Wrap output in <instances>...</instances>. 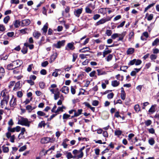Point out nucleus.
Wrapping results in <instances>:
<instances>
[{
    "instance_id": "864d4df0",
    "label": "nucleus",
    "mask_w": 159,
    "mask_h": 159,
    "mask_svg": "<svg viewBox=\"0 0 159 159\" xmlns=\"http://www.w3.org/2000/svg\"><path fill=\"white\" fill-rule=\"evenodd\" d=\"M66 157L68 158V159H69L70 158H73V156L72 155L71 153L70 152H68L67 153V154L66 155Z\"/></svg>"
},
{
    "instance_id": "603ef678",
    "label": "nucleus",
    "mask_w": 159,
    "mask_h": 159,
    "mask_svg": "<svg viewBox=\"0 0 159 159\" xmlns=\"http://www.w3.org/2000/svg\"><path fill=\"white\" fill-rule=\"evenodd\" d=\"M153 15L152 14H150L149 16L147 17V19L148 20L150 21L152 20L153 18Z\"/></svg>"
},
{
    "instance_id": "680f3d73",
    "label": "nucleus",
    "mask_w": 159,
    "mask_h": 159,
    "mask_svg": "<svg viewBox=\"0 0 159 159\" xmlns=\"http://www.w3.org/2000/svg\"><path fill=\"white\" fill-rule=\"evenodd\" d=\"M21 51L23 54H25L27 52V48L24 47L21 50Z\"/></svg>"
},
{
    "instance_id": "9b49d317",
    "label": "nucleus",
    "mask_w": 159,
    "mask_h": 159,
    "mask_svg": "<svg viewBox=\"0 0 159 159\" xmlns=\"http://www.w3.org/2000/svg\"><path fill=\"white\" fill-rule=\"evenodd\" d=\"M25 131V129L24 128H22L21 129L20 133L19 134L18 136V138L19 139H24L25 137L23 136L24 133Z\"/></svg>"
},
{
    "instance_id": "6e6d98bb",
    "label": "nucleus",
    "mask_w": 159,
    "mask_h": 159,
    "mask_svg": "<svg viewBox=\"0 0 159 159\" xmlns=\"http://www.w3.org/2000/svg\"><path fill=\"white\" fill-rule=\"evenodd\" d=\"M63 110H62V108L61 107H59L57 109L56 111V113H58L60 111H63Z\"/></svg>"
},
{
    "instance_id": "37998d69",
    "label": "nucleus",
    "mask_w": 159,
    "mask_h": 159,
    "mask_svg": "<svg viewBox=\"0 0 159 159\" xmlns=\"http://www.w3.org/2000/svg\"><path fill=\"white\" fill-rule=\"evenodd\" d=\"M73 59L72 61L73 62L75 61L76 59L77 58L78 55L76 53H73L72 55Z\"/></svg>"
},
{
    "instance_id": "c9c22d12",
    "label": "nucleus",
    "mask_w": 159,
    "mask_h": 159,
    "mask_svg": "<svg viewBox=\"0 0 159 159\" xmlns=\"http://www.w3.org/2000/svg\"><path fill=\"white\" fill-rule=\"evenodd\" d=\"M39 85L41 89H43L45 87V84L43 82H40L39 83Z\"/></svg>"
},
{
    "instance_id": "f704fd0d",
    "label": "nucleus",
    "mask_w": 159,
    "mask_h": 159,
    "mask_svg": "<svg viewBox=\"0 0 159 159\" xmlns=\"http://www.w3.org/2000/svg\"><path fill=\"white\" fill-rule=\"evenodd\" d=\"M7 130L8 131V132H14L16 131L14 127L13 128H11V126H9L8 127Z\"/></svg>"
},
{
    "instance_id": "20e7f679",
    "label": "nucleus",
    "mask_w": 159,
    "mask_h": 159,
    "mask_svg": "<svg viewBox=\"0 0 159 159\" xmlns=\"http://www.w3.org/2000/svg\"><path fill=\"white\" fill-rule=\"evenodd\" d=\"M111 19V18L110 17L105 19H102L96 23V25H98L100 24H104L106 22L110 20Z\"/></svg>"
},
{
    "instance_id": "412c9836",
    "label": "nucleus",
    "mask_w": 159,
    "mask_h": 159,
    "mask_svg": "<svg viewBox=\"0 0 159 159\" xmlns=\"http://www.w3.org/2000/svg\"><path fill=\"white\" fill-rule=\"evenodd\" d=\"M33 36L34 37L38 39L41 35L40 33L37 31H35L33 34Z\"/></svg>"
},
{
    "instance_id": "1a4fd4ad",
    "label": "nucleus",
    "mask_w": 159,
    "mask_h": 159,
    "mask_svg": "<svg viewBox=\"0 0 159 159\" xmlns=\"http://www.w3.org/2000/svg\"><path fill=\"white\" fill-rule=\"evenodd\" d=\"M12 64L14 65V67L19 68L22 64V62L20 60H17L13 61Z\"/></svg>"
},
{
    "instance_id": "b1692460",
    "label": "nucleus",
    "mask_w": 159,
    "mask_h": 159,
    "mask_svg": "<svg viewBox=\"0 0 159 159\" xmlns=\"http://www.w3.org/2000/svg\"><path fill=\"white\" fill-rule=\"evenodd\" d=\"M2 149L4 153H7L9 152V149L8 147L5 146L4 145L2 147Z\"/></svg>"
},
{
    "instance_id": "6e6552de",
    "label": "nucleus",
    "mask_w": 159,
    "mask_h": 159,
    "mask_svg": "<svg viewBox=\"0 0 159 159\" xmlns=\"http://www.w3.org/2000/svg\"><path fill=\"white\" fill-rule=\"evenodd\" d=\"M83 10L82 8L75 10L74 11V15L75 16L78 17H79L80 15L81 14Z\"/></svg>"
},
{
    "instance_id": "4c0bfd02",
    "label": "nucleus",
    "mask_w": 159,
    "mask_h": 159,
    "mask_svg": "<svg viewBox=\"0 0 159 159\" xmlns=\"http://www.w3.org/2000/svg\"><path fill=\"white\" fill-rule=\"evenodd\" d=\"M145 123L146 126H149L152 123V121L150 120H148L145 122Z\"/></svg>"
},
{
    "instance_id": "72a5a7b5",
    "label": "nucleus",
    "mask_w": 159,
    "mask_h": 159,
    "mask_svg": "<svg viewBox=\"0 0 159 159\" xmlns=\"http://www.w3.org/2000/svg\"><path fill=\"white\" fill-rule=\"evenodd\" d=\"M46 125L45 121H42L40 122L38 125V127L40 128H42V126L44 127Z\"/></svg>"
},
{
    "instance_id": "58836bf2",
    "label": "nucleus",
    "mask_w": 159,
    "mask_h": 159,
    "mask_svg": "<svg viewBox=\"0 0 159 159\" xmlns=\"http://www.w3.org/2000/svg\"><path fill=\"white\" fill-rule=\"evenodd\" d=\"M26 109L29 112H30L32 111V106L30 105H28L26 107Z\"/></svg>"
},
{
    "instance_id": "4be33fe9",
    "label": "nucleus",
    "mask_w": 159,
    "mask_h": 159,
    "mask_svg": "<svg viewBox=\"0 0 159 159\" xmlns=\"http://www.w3.org/2000/svg\"><path fill=\"white\" fill-rule=\"evenodd\" d=\"M156 106V105H152L149 109L148 112H151L152 113H153L154 112H155V107Z\"/></svg>"
},
{
    "instance_id": "f8f14e48",
    "label": "nucleus",
    "mask_w": 159,
    "mask_h": 159,
    "mask_svg": "<svg viewBox=\"0 0 159 159\" xmlns=\"http://www.w3.org/2000/svg\"><path fill=\"white\" fill-rule=\"evenodd\" d=\"M67 47L68 48H66V49L67 50H74L75 47L74 46V43H68Z\"/></svg>"
},
{
    "instance_id": "dca6fc26",
    "label": "nucleus",
    "mask_w": 159,
    "mask_h": 159,
    "mask_svg": "<svg viewBox=\"0 0 159 159\" xmlns=\"http://www.w3.org/2000/svg\"><path fill=\"white\" fill-rule=\"evenodd\" d=\"M20 81L17 82L15 84V86L13 88V90L16 91L17 89L20 88Z\"/></svg>"
},
{
    "instance_id": "f3484780",
    "label": "nucleus",
    "mask_w": 159,
    "mask_h": 159,
    "mask_svg": "<svg viewBox=\"0 0 159 159\" xmlns=\"http://www.w3.org/2000/svg\"><path fill=\"white\" fill-rule=\"evenodd\" d=\"M5 70L4 68L1 67L0 68V79H1L4 75Z\"/></svg>"
},
{
    "instance_id": "0eeeda50",
    "label": "nucleus",
    "mask_w": 159,
    "mask_h": 159,
    "mask_svg": "<svg viewBox=\"0 0 159 159\" xmlns=\"http://www.w3.org/2000/svg\"><path fill=\"white\" fill-rule=\"evenodd\" d=\"M6 137L8 139L10 138V141L12 143H14V142L15 140V135H13L11 136V133L10 132H7L6 133Z\"/></svg>"
},
{
    "instance_id": "473e14b6",
    "label": "nucleus",
    "mask_w": 159,
    "mask_h": 159,
    "mask_svg": "<svg viewBox=\"0 0 159 159\" xmlns=\"http://www.w3.org/2000/svg\"><path fill=\"white\" fill-rule=\"evenodd\" d=\"M134 109L135 111L137 112H138L140 110V108L139 105L137 104L134 107Z\"/></svg>"
},
{
    "instance_id": "13d9d810",
    "label": "nucleus",
    "mask_w": 159,
    "mask_h": 159,
    "mask_svg": "<svg viewBox=\"0 0 159 159\" xmlns=\"http://www.w3.org/2000/svg\"><path fill=\"white\" fill-rule=\"evenodd\" d=\"M71 92L72 94H74L75 93V89L74 87L71 86Z\"/></svg>"
},
{
    "instance_id": "5fc2aeb1",
    "label": "nucleus",
    "mask_w": 159,
    "mask_h": 159,
    "mask_svg": "<svg viewBox=\"0 0 159 159\" xmlns=\"http://www.w3.org/2000/svg\"><path fill=\"white\" fill-rule=\"evenodd\" d=\"M112 33V31L111 30H106V34L108 36H111Z\"/></svg>"
},
{
    "instance_id": "09e8293b",
    "label": "nucleus",
    "mask_w": 159,
    "mask_h": 159,
    "mask_svg": "<svg viewBox=\"0 0 159 159\" xmlns=\"http://www.w3.org/2000/svg\"><path fill=\"white\" fill-rule=\"evenodd\" d=\"M119 36V34L115 33L113 34L111 36V38L113 39H115L116 38Z\"/></svg>"
},
{
    "instance_id": "052dcab7",
    "label": "nucleus",
    "mask_w": 159,
    "mask_h": 159,
    "mask_svg": "<svg viewBox=\"0 0 159 159\" xmlns=\"http://www.w3.org/2000/svg\"><path fill=\"white\" fill-rule=\"evenodd\" d=\"M11 4H17L19 3V0H11Z\"/></svg>"
},
{
    "instance_id": "ea45409f",
    "label": "nucleus",
    "mask_w": 159,
    "mask_h": 159,
    "mask_svg": "<svg viewBox=\"0 0 159 159\" xmlns=\"http://www.w3.org/2000/svg\"><path fill=\"white\" fill-rule=\"evenodd\" d=\"M37 114L39 116H44L45 115V114L41 111H39L37 112Z\"/></svg>"
},
{
    "instance_id": "aec40b11",
    "label": "nucleus",
    "mask_w": 159,
    "mask_h": 159,
    "mask_svg": "<svg viewBox=\"0 0 159 159\" xmlns=\"http://www.w3.org/2000/svg\"><path fill=\"white\" fill-rule=\"evenodd\" d=\"M14 66L12 63L8 64L7 66V69L8 70H13Z\"/></svg>"
},
{
    "instance_id": "a18cd8bd",
    "label": "nucleus",
    "mask_w": 159,
    "mask_h": 159,
    "mask_svg": "<svg viewBox=\"0 0 159 159\" xmlns=\"http://www.w3.org/2000/svg\"><path fill=\"white\" fill-rule=\"evenodd\" d=\"M153 53L154 54H157L159 52V49L157 48H154L152 49Z\"/></svg>"
},
{
    "instance_id": "7c9ffc66",
    "label": "nucleus",
    "mask_w": 159,
    "mask_h": 159,
    "mask_svg": "<svg viewBox=\"0 0 159 159\" xmlns=\"http://www.w3.org/2000/svg\"><path fill=\"white\" fill-rule=\"evenodd\" d=\"M157 55L154 54H152L150 56V58L151 61H154L157 59Z\"/></svg>"
},
{
    "instance_id": "2f4dec72",
    "label": "nucleus",
    "mask_w": 159,
    "mask_h": 159,
    "mask_svg": "<svg viewBox=\"0 0 159 159\" xmlns=\"http://www.w3.org/2000/svg\"><path fill=\"white\" fill-rule=\"evenodd\" d=\"M82 111L83 110L82 109H78L77 112H76L75 111L74 113L75 114V116H79L82 113Z\"/></svg>"
},
{
    "instance_id": "c85d7f7f",
    "label": "nucleus",
    "mask_w": 159,
    "mask_h": 159,
    "mask_svg": "<svg viewBox=\"0 0 159 159\" xmlns=\"http://www.w3.org/2000/svg\"><path fill=\"white\" fill-rule=\"evenodd\" d=\"M54 99L55 100H57L60 97V93L59 92L55 93L54 94Z\"/></svg>"
},
{
    "instance_id": "ddd939ff",
    "label": "nucleus",
    "mask_w": 159,
    "mask_h": 159,
    "mask_svg": "<svg viewBox=\"0 0 159 159\" xmlns=\"http://www.w3.org/2000/svg\"><path fill=\"white\" fill-rule=\"evenodd\" d=\"M126 34V31H124L121 34H119V38L118 40V41H122Z\"/></svg>"
},
{
    "instance_id": "a878e982",
    "label": "nucleus",
    "mask_w": 159,
    "mask_h": 159,
    "mask_svg": "<svg viewBox=\"0 0 159 159\" xmlns=\"http://www.w3.org/2000/svg\"><path fill=\"white\" fill-rule=\"evenodd\" d=\"M159 43V39L158 38L156 39L152 43V45L153 46H157Z\"/></svg>"
},
{
    "instance_id": "39448f33",
    "label": "nucleus",
    "mask_w": 159,
    "mask_h": 159,
    "mask_svg": "<svg viewBox=\"0 0 159 159\" xmlns=\"http://www.w3.org/2000/svg\"><path fill=\"white\" fill-rule=\"evenodd\" d=\"M21 26H26L29 25L30 23V21L29 19H25L20 21Z\"/></svg>"
},
{
    "instance_id": "c03bdc74",
    "label": "nucleus",
    "mask_w": 159,
    "mask_h": 159,
    "mask_svg": "<svg viewBox=\"0 0 159 159\" xmlns=\"http://www.w3.org/2000/svg\"><path fill=\"white\" fill-rule=\"evenodd\" d=\"M89 56V54H81L79 55L80 57L81 58V59H83L85 58H86V56Z\"/></svg>"
},
{
    "instance_id": "3c124183",
    "label": "nucleus",
    "mask_w": 159,
    "mask_h": 159,
    "mask_svg": "<svg viewBox=\"0 0 159 159\" xmlns=\"http://www.w3.org/2000/svg\"><path fill=\"white\" fill-rule=\"evenodd\" d=\"M17 95L18 97L20 98L23 96V93L21 91H19L17 93Z\"/></svg>"
},
{
    "instance_id": "393cba45",
    "label": "nucleus",
    "mask_w": 159,
    "mask_h": 159,
    "mask_svg": "<svg viewBox=\"0 0 159 159\" xmlns=\"http://www.w3.org/2000/svg\"><path fill=\"white\" fill-rule=\"evenodd\" d=\"M113 57V55L111 54H110L107 56V57L105 58V59L106 61L109 62L112 59Z\"/></svg>"
},
{
    "instance_id": "bf43d9fd",
    "label": "nucleus",
    "mask_w": 159,
    "mask_h": 159,
    "mask_svg": "<svg viewBox=\"0 0 159 159\" xmlns=\"http://www.w3.org/2000/svg\"><path fill=\"white\" fill-rule=\"evenodd\" d=\"M85 11L88 13H92V10H91L89 7H86L85 8Z\"/></svg>"
},
{
    "instance_id": "423d86ee",
    "label": "nucleus",
    "mask_w": 159,
    "mask_h": 159,
    "mask_svg": "<svg viewBox=\"0 0 159 159\" xmlns=\"http://www.w3.org/2000/svg\"><path fill=\"white\" fill-rule=\"evenodd\" d=\"M16 104V98H14V96H13L10 102V106L11 107H14Z\"/></svg>"
},
{
    "instance_id": "79ce46f5",
    "label": "nucleus",
    "mask_w": 159,
    "mask_h": 159,
    "mask_svg": "<svg viewBox=\"0 0 159 159\" xmlns=\"http://www.w3.org/2000/svg\"><path fill=\"white\" fill-rule=\"evenodd\" d=\"M136 59H134L133 60L130 61L128 63V65L129 66H132L135 64L136 61Z\"/></svg>"
},
{
    "instance_id": "69168bd1",
    "label": "nucleus",
    "mask_w": 159,
    "mask_h": 159,
    "mask_svg": "<svg viewBox=\"0 0 159 159\" xmlns=\"http://www.w3.org/2000/svg\"><path fill=\"white\" fill-rule=\"evenodd\" d=\"M6 90H2L1 93V96H2V97H4L5 96H6V95H7L8 94L6 93Z\"/></svg>"
},
{
    "instance_id": "e433bc0d",
    "label": "nucleus",
    "mask_w": 159,
    "mask_h": 159,
    "mask_svg": "<svg viewBox=\"0 0 159 159\" xmlns=\"http://www.w3.org/2000/svg\"><path fill=\"white\" fill-rule=\"evenodd\" d=\"M10 17L9 16H6L4 19L3 22L5 24H7L10 20Z\"/></svg>"
},
{
    "instance_id": "f03ea898",
    "label": "nucleus",
    "mask_w": 159,
    "mask_h": 159,
    "mask_svg": "<svg viewBox=\"0 0 159 159\" xmlns=\"http://www.w3.org/2000/svg\"><path fill=\"white\" fill-rule=\"evenodd\" d=\"M53 141V139L52 138L48 137H44L41 139L40 142L42 144H45L49 142H52Z\"/></svg>"
},
{
    "instance_id": "7ed1b4c3",
    "label": "nucleus",
    "mask_w": 159,
    "mask_h": 159,
    "mask_svg": "<svg viewBox=\"0 0 159 159\" xmlns=\"http://www.w3.org/2000/svg\"><path fill=\"white\" fill-rule=\"evenodd\" d=\"M65 41V40H61L57 42V43L53 45V47L57 48H60L61 47L64 46Z\"/></svg>"
},
{
    "instance_id": "a211bd4d",
    "label": "nucleus",
    "mask_w": 159,
    "mask_h": 159,
    "mask_svg": "<svg viewBox=\"0 0 159 159\" xmlns=\"http://www.w3.org/2000/svg\"><path fill=\"white\" fill-rule=\"evenodd\" d=\"M13 24L15 27L16 28H18L20 25H21L20 21V22L17 20H16L14 21Z\"/></svg>"
},
{
    "instance_id": "9d476101",
    "label": "nucleus",
    "mask_w": 159,
    "mask_h": 159,
    "mask_svg": "<svg viewBox=\"0 0 159 159\" xmlns=\"http://www.w3.org/2000/svg\"><path fill=\"white\" fill-rule=\"evenodd\" d=\"M60 91L65 94H67L69 93V89L67 86H63L60 90Z\"/></svg>"
},
{
    "instance_id": "2eb2a0df",
    "label": "nucleus",
    "mask_w": 159,
    "mask_h": 159,
    "mask_svg": "<svg viewBox=\"0 0 159 159\" xmlns=\"http://www.w3.org/2000/svg\"><path fill=\"white\" fill-rule=\"evenodd\" d=\"M48 24L46 23L44 25L42 29V30L43 31V34L45 35L46 34L47 30L48 29Z\"/></svg>"
},
{
    "instance_id": "0e129e2a",
    "label": "nucleus",
    "mask_w": 159,
    "mask_h": 159,
    "mask_svg": "<svg viewBox=\"0 0 159 159\" xmlns=\"http://www.w3.org/2000/svg\"><path fill=\"white\" fill-rule=\"evenodd\" d=\"M33 66V64H31L30 65L27 69V70L28 72H30L31 71L32 68V67Z\"/></svg>"
},
{
    "instance_id": "8fccbe9b",
    "label": "nucleus",
    "mask_w": 159,
    "mask_h": 159,
    "mask_svg": "<svg viewBox=\"0 0 159 159\" xmlns=\"http://www.w3.org/2000/svg\"><path fill=\"white\" fill-rule=\"evenodd\" d=\"M135 61V64L136 66L139 65L142 63V61L140 59L136 60V59Z\"/></svg>"
},
{
    "instance_id": "cd10ccee",
    "label": "nucleus",
    "mask_w": 159,
    "mask_h": 159,
    "mask_svg": "<svg viewBox=\"0 0 159 159\" xmlns=\"http://www.w3.org/2000/svg\"><path fill=\"white\" fill-rule=\"evenodd\" d=\"M122 133V131L120 130H116L115 131L114 134L115 135L119 136L121 135Z\"/></svg>"
},
{
    "instance_id": "bb28decb",
    "label": "nucleus",
    "mask_w": 159,
    "mask_h": 159,
    "mask_svg": "<svg viewBox=\"0 0 159 159\" xmlns=\"http://www.w3.org/2000/svg\"><path fill=\"white\" fill-rule=\"evenodd\" d=\"M155 143V140L153 138H151L148 140V143L151 145H153Z\"/></svg>"
},
{
    "instance_id": "e2e57ef3",
    "label": "nucleus",
    "mask_w": 159,
    "mask_h": 159,
    "mask_svg": "<svg viewBox=\"0 0 159 159\" xmlns=\"http://www.w3.org/2000/svg\"><path fill=\"white\" fill-rule=\"evenodd\" d=\"M70 116V115L66 114H64L63 116V119H66Z\"/></svg>"
},
{
    "instance_id": "6ab92c4d",
    "label": "nucleus",
    "mask_w": 159,
    "mask_h": 159,
    "mask_svg": "<svg viewBox=\"0 0 159 159\" xmlns=\"http://www.w3.org/2000/svg\"><path fill=\"white\" fill-rule=\"evenodd\" d=\"M13 70V73L14 74H18L20 73V70L19 68L14 67Z\"/></svg>"
},
{
    "instance_id": "a19ab883",
    "label": "nucleus",
    "mask_w": 159,
    "mask_h": 159,
    "mask_svg": "<svg viewBox=\"0 0 159 159\" xmlns=\"http://www.w3.org/2000/svg\"><path fill=\"white\" fill-rule=\"evenodd\" d=\"M28 30V29L27 28H25L22 29L20 30V33L23 34H25L27 33V31Z\"/></svg>"
},
{
    "instance_id": "5701e85b",
    "label": "nucleus",
    "mask_w": 159,
    "mask_h": 159,
    "mask_svg": "<svg viewBox=\"0 0 159 159\" xmlns=\"http://www.w3.org/2000/svg\"><path fill=\"white\" fill-rule=\"evenodd\" d=\"M134 49L133 48H129L127 50L126 53L127 54H131L134 52Z\"/></svg>"
},
{
    "instance_id": "de8ad7c7",
    "label": "nucleus",
    "mask_w": 159,
    "mask_h": 159,
    "mask_svg": "<svg viewBox=\"0 0 159 159\" xmlns=\"http://www.w3.org/2000/svg\"><path fill=\"white\" fill-rule=\"evenodd\" d=\"M26 81L27 83L31 85H34V82L30 79L27 80Z\"/></svg>"
},
{
    "instance_id": "49530a36",
    "label": "nucleus",
    "mask_w": 159,
    "mask_h": 159,
    "mask_svg": "<svg viewBox=\"0 0 159 159\" xmlns=\"http://www.w3.org/2000/svg\"><path fill=\"white\" fill-rule=\"evenodd\" d=\"M3 97L4 100L6 101V103H7L9 99V96L8 94L7 95H6V96Z\"/></svg>"
},
{
    "instance_id": "338daca9",
    "label": "nucleus",
    "mask_w": 159,
    "mask_h": 159,
    "mask_svg": "<svg viewBox=\"0 0 159 159\" xmlns=\"http://www.w3.org/2000/svg\"><path fill=\"white\" fill-rule=\"evenodd\" d=\"M84 77V75L83 74H80L78 76V80H82Z\"/></svg>"
},
{
    "instance_id": "774afa93",
    "label": "nucleus",
    "mask_w": 159,
    "mask_h": 159,
    "mask_svg": "<svg viewBox=\"0 0 159 159\" xmlns=\"http://www.w3.org/2000/svg\"><path fill=\"white\" fill-rule=\"evenodd\" d=\"M26 148V146H24L21 147L19 149V152H22L25 150Z\"/></svg>"
},
{
    "instance_id": "c756f323",
    "label": "nucleus",
    "mask_w": 159,
    "mask_h": 159,
    "mask_svg": "<svg viewBox=\"0 0 159 159\" xmlns=\"http://www.w3.org/2000/svg\"><path fill=\"white\" fill-rule=\"evenodd\" d=\"M111 50H104L103 52V57H104L106 55L111 52Z\"/></svg>"
},
{
    "instance_id": "4468645a",
    "label": "nucleus",
    "mask_w": 159,
    "mask_h": 159,
    "mask_svg": "<svg viewBox=\"0 0 159 159\" xmlns=\"http://www.w3.org/2000/svg\"><path fill=\"white\" fill-rule=\"evenodd\" d=\"M120 84V82L116 80H114L111 81V85L113 87L118 86Z\"/></svg>"
},
{
    "instance_id": "f257e3e1",
    "label": "nucleus",
    "mask_w": 159,
    "mask_h": 159,
    "mask_svg": "<svg viewBox=\"0 0 159 159\" xmlns=\"http://www.w3.org/2000/svg\"><path fill=\"white\" fill-rule=\"evenodd\" d=\"M30 123L31 122L29 121L27 119L22 117H21L19 119L18 121V124L24 125L28 127L30 126Z\"/></svg>"
},
{
    "instance_id": "4d7b16f0",
    "label": "nucleus",
    "mask_w": 159,
    "mask_h": 159,
    "mask_svg": "<svg viewBox=\"0 0 159 159\" xmlns=\"http://www.w3.org/2000/svg\"><path fill=\"white\" fill-rule=\"evenodd\" d=\"M15 83V81H11L10 82L8 86L9 88H11L14 85Z\"/></svg>"
}]
</instances>
